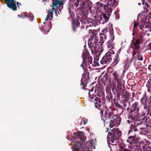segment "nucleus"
Returning a JSON list of instances; mask_svg holds the SVG:
<instances>
[{"instance_id": "2f4dec72", "label": "nucleus", "mask_w": 151, "mask_h": 151, "mask_svg": "<svg viewBox=\"0 0 151 151\" xmlns=\"http://www.w3.org/2000/svg\"><path fill=\"white\" fill-rule=\"evenodd\" d=\"M124 70H126L128 68V66L127 65V64H126L124 66Z\"/></svg>"}, {"instance_id": "4d7b16f0", "label": "nucleus", "mask_w": 151, "mask_h": 151, "mask_svg": "<svg viewBox=\"0 0 151 151\" xmlns=\"http://www.w3.org/2000/svg\"><path fill=\"white\" fill-rule=\"evenodd\" d=\"M131 123H132V121H131Z\"/></svg>"}, {"instance_id": "3c124183", "label": "nucleus", "mask_w": 151, "mask_h": 151, "mask_svg": "<svg viewBox=\"0 0 151 151\" xmlns=\"http://www.w3.org/2000/svg\"><path fill=\"white\" fill-rule=\"evenodd\" d=\"M151 67V65H150L149 66V68H149V67Z\"/></svg>"}, {"instance_id": "09e8293b", "label": "nucleus", "mask_w": 151, "mask_h": 151, "mask_svg": "<svg viewBox=\"0 0 151 151\" xmlns=\"http://www.w3.org/2000/svg\"><path fill=\"white\" fill-rule=\"evenodd\" d=\"M78 6V4H76V7H77Z\"/></svg>"}, {"instance_id": "79ce46f5", "label": "nucleus", "mask_w": 151, "mask_h": 151, "mask_svg": "<svg viewBox=\"0 0 151 151\" xmlns=\"http://www.w3.org/2000/svg\"><path fill=\"white\" fill-rule=\"evenodd\" d=\"M86 130L89 132L90 129L88 128Z\"/></svg>"}, {"instance_id": "0eeeda50", "label": "nucleus", "mask_w": 151, "mask_h": 151, "mask_svg": "<svg viewBox=\"0 0 151 151\" xmlns=\"http://www.w3.org/2000/svg\"><path fill=\"white\" fill-rule=\"evenodd\" d=\"M110 40L108 41L107 42V47L109 49V50L113 49L114 48V43L113 42L114 39V34L112 33H111L110 35Z\"/></svg>"}, {"instance_id": "f3484780", "label": "nucleus", "mask_w": 151, "mask_h": 151, "mask_svg": "<svg viewBox=\"0 0 151 151\" xmlns=\"http://www.w3.org/2000/svg\"><path fill=\"white\" fill-rule=\"evenodd\" d=\"M82 55L83 57V60L82 63L81 64V66L83 69L84 68V67L86 66V63L85 61V58H86V54L85 52H83L82 53Z\"/></svg>"}, {"instance_id": "7c9ffc66", "label": "nucleus", "mask_w": 151, "mask_h": 151, "mask_svg": "<svg viewBox=\"0 0 151 151\" xmlns=\"http://www.w3.org/2000/svg\"><path fill=\"white\" fill-rule=\"evenodd\" d=\"M92 59L91 58H89V62L88 64L90 65V64H92Z\"/></svg>"}, {"instance_id": "a19ab883", "label": "nucleus", "mask_w": 151, "mask_h": 151, "mask_svg": "<svg viewBox=\"0 0 151 151\" xmlns=\"http://www.w3.org/2000/svg\"><path fill=\"white\" fill-rule=\"evenodd\" d=\"M124 151H130L129 150L127 149H125Z\"/></svg>"}, {"instance_id": "6e6d98bb", "label": "nucleus", "mask_w": 151, "mask_h": 151, "mask_svg": "<svg viewBox=\"0 0 151 151\" xmlns=\"http://www.w3.org/2000/svg\"><path fill=\"white\" fill-rule=\"evenodd\" d=\"M43 1H46V0H42Z\"/></svg>"}, {"instance_id": "72a5a7b5", "label": "nucleus", "mask_w": 151, "mask_h": 151, "mask_svg": "<svg viewBox=\"0 0 151 151\" xmlns=\"http://www.w3.org/2000/svg\"><path fill=\"white\" fill-rule=\"evenodd\" d=\"M138 25V23H136L135 22H134V28H135Z\"/></svg>"}, {"instance_id": "6e6552de", "label": "nucleus", "mask_w": 151, "mask_h": 151, "mask_svg": "<svg viewBox=\"0 0 151 151\" xmlns=\"http://www.w3.org/2000/svg\"><path fill=\"white\" fill-rule=\"evenodd\" d=\"M99 16L97 17L98 20L100 21H105L104 22H106L108 21V20L109 18L108 15L107 16L106 14L103 12H100Z\"/></svg>"}, {"instance_id": "58836bf2", "label": "nucleus", "mask_w": 151, "mask_h": 151, "mask_svg": "<svg viewBox=\"0 0 151 151\" xmlns=\"http://www.w3.org/2000/svg\"><path fill=\"white\" fill-rule=\"evenodd\" d=\"M135 137H132L131 136L130 137H129V139H131V138H132V140H133V139Z\"/></svg>"}, {"instance_id": "20e7f679", "label": "nucleus", "mask_w": 151, "mask_h": 151, "mask_svg": "<svg viewBox=\"0 0 151 151\" xmlns=\"http://www.w3.org/2000/svg\"><path fill=\"white\" fill-rule=\"evenodd\" d=\"M8 7L13 10H17V7L19 6L18 2L14 0H5Z\"/></svg>"}, {"instance_id": "ddd939ff", "label": "nucleus", "mask_w": 151, "mask_h": 151, "mask_svg": "<svg viewBox=\"0 0 151 151\" xmlns=\"http://www.w3.org/2000/svg\"><path fill=\"white\" fill-rule=\"evenodd\" d=\"M147 1L148 2H150L151 0H142V4L144 6V9L146 10L145 12V13H147L148 11V8L149 5L147 4Z\"/></svg>"}, {"instance_id": "4468645a", "label": "nucleus", "mask_w": 151, "mask_h": 151, "mask_svg": "<svg viewBox=\"0 0 151 151\" xmlns=\"http://www.w3.org/2000/svg\"><path fill=\"white\" fill-rule=\"evenodd\" d=\"M95 107L96 108H99L101 106V99L99 98H97L95 99Z\"/></svg>"}, {"instance_id": "49530a36", "label": "nucleus", "mask_w": 151, "mask_h": 151, "mask_svg": "<svg viewBox=\"0 0 151 151\" xmlns=\"http://www.w3.org/2000/svg\"><path fill=\"white\" fill-rule=\"evenodd\" d=\"M18 16L19 17H20L22 18V16H21V15H18Z\"/></svg>"}, {"instance_id": "680f3d73", "label": "nucleus", "mask_w": 151, "mask_h": 151, "mask_svg": "<svg viewBox=\"0 0 151 151\" xmlns=\"http://www.w3.org/2000/svg\"><path fill=\"white\" fill-rule=\"evenodd\" d=\"M91 151V150H90V151Z\"/></svg>"}, {"instance_id": "dca6fc26", "label": "nucleus", "mask_w": 151, "mask_h": 151, "mask_svg": "<svg viewBox=\"0 0 151 151\" xmlns=\"http://www.w3.org/2000/svg\"><path fill=\"white\" fill-rule=\"evenodd\" d=\"M94 92L95 96H101V92L99 89V87L98 86H96L95 87Z\"/></svg>"}, {"instance_id": "b1692460", "label": "nucleus", "mask_w": 151, "mask_h": 151, "mask_svg": "<svg viewBox=\"0 0 151 151\" xmlns=\"http://www.w3.org/2000/svg\"><path fill=\"white\" fill-rule=\"evenodd\" d=\"M51 28V27H50L49 29H41V31L43 32L44 33V34H46L48 33L50 29Z\"/></svg>"}, {"instance_id": "6ab92c4d", "label": "nucleus", "mask_w": 151, "mask_h": 151, "mask_svg": "<svg viewBox=\"0 0 151 151\" xmlns=\"http://www.w3.org/2000/svg\"><path fill=\"white\" fill-rule=\"evenodd\" d=\"M139 41L138 39H137L135 42L134 43V45L135 49H138L139 48Z\"/></svg>"}, {"instance_id": "bf43d9fd", "label": "nucleus", "mask_w": 151, "mask_h": 151, "mask_svg": "<svg viewBox=\"0 0 151 151\" xmlns=\"http://www.w3.org/2000/svg\"><path fill=\"white\" fill-rule=\"evenodd\" d=\"M19 4L21 5V4L20 3H19Z\"/></svg>"}, {"instance_id": "13d9d810", "label": "nucleus", "mask_w": 151, "mask_h": 151, "mask_svg": "<svg viewBox=\"0 0 151 151\" xmlns=\"http://www.w3.org/2000/svg\"><path fill=\"white\" fill-rule=\"evenodd\" d=\"M129 143L130 144H131V142H129Z\"/></svg>"}, {"instance_id": "5fc2aeb1", "label": "nucleus", "mask_w": 151, "mask_h": 151, "mask_svg": "<svg viewBox=\"0 0 151 151\" xmlns=\"http://www.w3.org/2000/svg\"><path fill=\"white\" fill-rule=\"evenodd\" d=\"M104 22H102V24H104Z\"/></svg>"}, {"instance_id": "9d476101", "label": "nucleus", "mask_w": 151, "mask_h": 151, "mask_svg": "<svg viewBox=\"0 0 151 151\" xmlns=\"http://www.w3.org/2000/svg\"><path fill=\"white\" fill-rule=\"evenodd\" d=\"M95 44L94 38H92L91 37H90L88 41V45L89 47L91 48L92 50L95 51L96 50L95 48Z\"/></svg>"}, {"instance_id": "4c0bfd02", "label": "nucleus", "mask_w": 151, "mask_h": 151, "mask_svg": "<svg viewBox=\"0 0 151 151\" xmlns=\"http://www.w3.org/2000/svg\"><path fill=\"white\" fill-rule=\"evenodd\" d=\"M90 25L91 27H95L96 25H95L94 24H90Z\"/></svg>"}, {"instance_id": "473e14b6", "label": "nucleus", "mask_w": 151, "mask_h": 151, "mask_svg": "<svg viewBox=\"0 0 151 151\" xmlns=\"http://www.w3.org/2000/svg\"><path fill=\"white\" fill-rule=\"evenodd\" d=\"M138 151H147V150L146 148H145V147H144V148H143V150H141L140 149H139L138 150Z\"/></svg>"}, {"instance_id": "9b49d317", "label": "nucleus", "mask_w": 151, "mask_h": 151, "mask_svg": "<svg viewBox=\"0 0 151 151\" xmlns=\"http://www.w3.org/2000/svg\"><path fill=\"white\" fill-rule=\"evenodd\" d=\"M62 3L61 1H57L53 3V7L52 10V11L57 10L58 8L60 6H62Z\"/></svg>"}, {"instance_id": "a18cd8bd", "label": "nucleus", "mask_w": 151, "mask_h": 151, "mask_svg": "<svg viewBox=\"0 0 151 151\" xmlns=\"http://www.w3.org/2000/svg\"><path fill=\"white\" fill-rule=\"evenodd\" d=\"M106 115H107V114H106V112H105V115H106Z\"/></svg>"}, {"instance_id": "f03ea898", "label": "nucleus", "mask_w": 151, "mask_h": 151, "mask_svg": "<svg viewBox=\"0 0 151 151\" xmlns=\"http://www.w3.org/2000/svg\"><path fill=\"white\" fill-rule=\"evenodd\" d=\"M75 134L76 135V137L77 138L74 139L73 142H75L76 144L74 145L72 149L73 151H78L79 150V147L80 145L79 140L84 141L86 139V137L85 136L83 132H75Z\"/></svg>"}, {"instance_id": "2eb2a0df", "label": "nucleus", "mask_w": 151, "mask_h": 151, "mask_svg": "<svg viewBox=\"0 0 151 151\" xmlns=\"http://www.w3.org/2000/svg\"><path fill=\"white\" fill-rule=\"evenodd\" d=\"M53 14V11L52 9L50 10L48 12L47 16L45 19V21H47L48 19L50 20L52 18V16Z\"/></svg>"}, {"instance_id": "a878e982", "label": "nucleus", "mask_w": 151, "mask_h": 151, "mask_svg": "<svg viewBox=\"0 0 151 151\" xmlns=\"http://www.w3.org/2000/svg\"><path fill=\"white\" fill-rule=\"evenodd\" d=\"M89 100L90 101H92V99L94 98V96L93 95H91L89 94Z\"/></svg>"}, {"instance_id": "f8f14e48", "label": "nucleus", "mask_w": 151, "mask_h": 151, "mask_svg": "<svg viewBox=\"0 0 151 151\" xmlns=\"http://www.w3.org/2000/svg\"><path fill=\"white\" fill-rule=\"evenodd\" d=\"M119 60V54H117L113 59V61L111 64L112 66H115L117 65Z\"/></svg>"}, {"instance_id": "aec40b11", "label": "nucleus", "mask_w": 151, "mask_h": 151, "mask_svg": "<svg viewBox=\"0 0 151 151\" xmlns=\"http://www.w3.org/2000/svg\"><path fill=\"white\" fill-rule=\"evenodd\" d=\"M106 36L104 35H102L100 37V40L99 41L100 43H104V40H105L106 39Z\"/></svg>"}, {"instance_id": "052dcab7", "label": "nucleus", "mask_w": 151, "mask_h": 151, "mask_svg": "<svg viewBox=\"0 0 151 151\" xmlns=\"http://www.w3.org/2000/svg\"><path fill=\"white\" fill-rule=\"evenodd\" d=\"M101 23V22H100V23Z\"/></svg>"}, {"instance_id": "c85d7f7f", "label": "nucleus", "mask_w": 151, "mask_h": 151, "mask_svg": "<svg viewBox=\"0 0 151 151\" xmlns=\"http://www.w3.org/2000/svg\"><path fill=\"white\" fill-rule=\"evenodd\" d=\"M137 59L139 60L142 61L143 60L142 56L141 55H139L138 56Z\"/></svg>"}, {"instance_id": "a211bd4d", "label": "nucleus", "mask_w": 151, "mask_h": 151, "mask_svg": "<svg viewBox=\"0 0 151 151\" xmlns=\"http://www.w3.org/2000/svg\"><path fill=\"white\" fill-rule=\"evenodd\" d=\"M112 75L114 76L116 81H118L119 78V76L117 72H114L113 73Z\"/></svg>"}, {"instance_id": "cd10ccee", "label": "nucleus", "mask_w": 151, "mask_h": 151, "mask_svg": "<svg viewBox=\"0 0 151 151\" xmlns=\"http://www.w3.org/2000/svg\"><path fill=\"white\" fill-rule=\"evenodd\" d=\"M86 124V122H85V120H83L81 121V122L79 124L80 125H81L82 124H83L84 125Z\"/></svg>"}, {"instance_id": "7ed1b4c3", "label": "nucleus", "mask_w": 151, "mask_h": 151, "mask_svg": "<svg viewBox=\"0 0 151 151\" xmlns=\"http://www.w3.org/2000/svg\"><path fill=\"white\" fill-rule=\"evenodd\" d=\"M121 132L117 129H113L109 133L107 137L110 139L112 142H114V140H116L121 135Z\"/></svg>"}, {"instance_id": "37998d69", "label": "nucleus", "mask_w": 151, "mask_h": 151, "mask_svg": "<svg viewBox=\"0 0 151 151\" xmlns=\"http://www.w3.org/2000/svg\"><path fill=\"white\" fill-rule=\"evenodd\" d=\"M101 114L103 115V112L102 111V110H101Z\"/></svg>"}, {"instance_id": "c03bdc74", "label": "nucleus", "mask_w": 151, "mask_h": 151, "mask_svg": "<svg viewBox=\"0 0 151 151\" xmlns=\"http://www.w3.org/2000/svg\"><path fill=\"white\" fill-rule=\"evenodd\" d=\"M80 1V0H77L76 2L77 3H78Z\"/></svg>"}, {"instance_id": "603ef678", "label": "nucleus", "mask_w": 151, "mask_h": 151, "mask_svg": "<svg viewBox=\"0 0 151 151\" xmlns=\"http://www.w3.org/2000/svg\"><path fill=\"white\" fill-rule=\"evenodd\" d=\"M127 142H129V140L127 139Z\"/></svg>"}, {"instance_id": "bb28decb", "label": "nucleus", "mask_w": 151, "mask_h": 151, "mask_svg": "<svg viewBox=\"0 0 151 151\" xmlns=\"http://www.w3.org/2000/svg\"><path fill=\"white\" fill-rule=\"evenodd\" d=\"M144 12H142L141 13L139 14L138 15V18H140L143 16V13Z\"/></svg>"}, {"instance_id": "c756f323", "label": "nucleus", "mask_w": 151, "mask_h": 151, "mask_svg": "<svg viewBox=\"0 0 151 151\" xmlns=\"http://www.w3.org/2000/svg\"><path fill=\"white\" fill-rule=\"evenodd\" d=\"M147 24H144V25H143L142 24L141 26L140 27V29L142 30H144L143 28H144V27H145V25Z\"/></svg>"}, {"instance_id": "f257e3e1", "label": "nucleus", "mask_w": 151, "mask_h": 151, "mask_svg": "<svg viewBox=\"0 0 151 151\" xmlns=\"http://www.w3.org/2000/svg\"><path fill=\"white\" fill-rule=\"evenodd\" d=\"M120 118L116 116H114L112 114H108L105 118L104 123L109 124V127L112 128L114 126H118L120 123Z\"/></svg>"}, {"instance_id": "de8ad7c7", "label": "nucleus", "mask_w": 151, "mask_h": 151, "mask_svg": "<svg viewBox=\"0 0 151 151\" xmlns=\"http://www.w3.org/2000/svg\"><path fill=\"white\" fill-rule=\"evenodd\" d=\"M130 120H129L128 121V122L129 123H130Z\"/></svg>"}, {"instance_id": "412c9836", "label": "nucleus", "mask_w": 151, "mask_h": 151, "mask_svg": "<svg viewBox=\"0 0 151 151\" xmlns=\"http://www.w3.org/2000/svg\"><path fill=\"white\" fill-rule=\"evenodd\" d=\"M24 17H23V18H24L25 17H27L29 18H32V15L31 14H29L27 13H24Z\"/></svg>"}, {"instance_id": "e433bc0d", "label": "nucleus", "mask_w": 151, "mask_h": 151, "mask_svg": "<svg viewBox=\"0 0 151 151\" xmlns=\"http://www.w3.org/2000/svg\"><path fill=\"white\" fill-rule=\"evenodd\" d=\"M95 87H93L90 90V92H93L94 91V90H95Z\"/></svg>"}, {"instance_id": "c9c22d12", "label": "nucleus", "mask_w": 151, "mask_h": 151, "mask_svg": "<svg viewBox=\"0 0 151 151\" xmlns=\"http://www.w3.org/2000/svg\"><path fill=\"white\" fill-rule=\"evenodd\" d=\"M83 81V78L81 80V85H84V83L83 82H82V81Z\"/></svg>"}, {"instance_id": "8fccbe9b", "label": "nucleus", "mask_w": 151, "mask_h": 151, "mask_svg": "<svg viewBox=\"0 0 151 151\" xmlns=\"http://www.w3.org/2000/svg\"><path fill=\"white\" fill-rule=\"evenodd\" d=\"M138 4L139 5H140L141 4V3H138Z\"/></svg>"}, {"instance_id": "39448f33", "label": "nucleus", "mask_w": 151, "mask_h": 151, "mask_svg": "<svg viewBox=\"0 0 151 151\" xmlns=\"http://www.w3.org/2000/svg\"><path fill=\"white\" fill-rule=\"evenodd\" d=\"M111 55V52L109 51L107 52L101 61V63L102 64L109 63L112 59Z\"/></svg>"}, {"instance_id": "f704fd0d", "label": "nucleus", "mask_w": 151, "mask_h": 151, "mask_svg": "<svg viewBox=\"0 0 151 151\" xmlns=\"http://www.w3.org/2000/svg\"><path fill=\"white\" fill-rule=\"evenodd\" d=\"M96 4L98 5H99L101 7L103 5V4L100 3L99 2H97Z\"/></svg>"}, {"instance_id": "423d86ee", "label": "nucleus", "mask_w": 151, "mask_h": 151, "mask_svg": "<svg viewBox=\"0 0 151 151\" xmlns=\"http://www.w3.org/2000/svg\"><path fill=\"white\" fill-rule=\"evenodd\" d=\"M108 1V4L104 5V8L106 12L108 15H110L112 12V9L113 5V3L111 0H106Z\"/></svg>"}, {"instance_id": "1a4fd4ad", "label": "nucleus", "mask_w": 151, "mask_h": 151, "mask_svg": "<svg viewBox=\"0 0 151 151\" xmlns=\"http://www.w3.org/2000/svg\"><path fill=\"white\" fill-rule=\"evenodd\" d=\"M96 139H94L93 140H92L90 141L89 142H88L86 144V147L87 149H95V145L96 144Z\"/></svg>"}, {"instance_id": "5701e85b", "label": "nucleus", "mask_w": 151, "mask_h": 151, "mask_svg": "<svg viewBox=\"0 0 151 151\" xmlns=\"http://www.w3.org/2000/svg\"><path fill=\"white\" fill-rule=\"evenodd\" d=\"M124 86L122 85V84L120 83L119 82L118 83H117V88H118L120 89V90L122 89V88H123Z\"/></svg>"}, {"instance_id": "864d4df0", "label": "nucleus", "mask_w": 151, "mask_h": 151, "mask_svg": "<svg viewBox=\"0 0 151 151\" xmlns=\"http://www.w3.org/2000/svg\"><path fill=\"white\" fill-rule=\"evenodd\" d=\"M79 24V22H78V25Z\"/></svg>"}, {"instance_id": "4be33fe9", "label": "nucleus", "mask_w": 151, "mask_h": 151, "mask_svg": "<svg viewBox=\"0 0 151 151\" xmlns=\"http://www.w3.org/2000/svg\"><path fill=\"white\" fill-rule=\"evenodd\" d=\"M92 38H94V41L95 42V43H96V44L97 43H100V42H99V37L96 36H94L93 37H92Z\"/></svg>"}, {"instance_id": "393cba45", "label": "nucleus", "mask_w": 151, "mask_h": 151, "mask_svg": "<svg viewBox=\"0 0 151 151\" xmlns=\"http://www.w3.org/2000/svg\"><path fill=\"white\" fill-rule=\"evenodd\" d=\"M145 28H150V30L151 31V24L150 23H147L145 25Z\"/></svg>"}, {"instance_id": "ea45409f", "label": "nucleus", "mask_w": 151, "mask_h": 151, "mask_svg": "<svg viewBox=\"0 0 151 151\" xmlns=\"http://www.w3.org/2000/svg\"><path fill=\"white\" fill-rule=\"evenodd\" d=\"M149 46L150 49L151 50V42L149 44Z\"/></svg>"}]
</instances>
